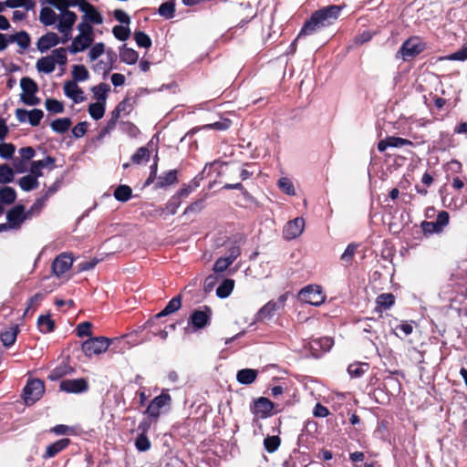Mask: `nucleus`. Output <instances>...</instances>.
Returning a JSON list of instances; mask_svg holds the SVG:
<instances>
[{"mask_svg":"<svg viewBox=\"0 0 467 467\" xmlns=\"http://www.w3.org/2000/svg\"><path fill=\"white\" fill-rule=\"evenodd\" d=\"M73 265V256L68 253H62L57 256L52 264L53 274L60 277L67 272Z\"/></svg>","mask_w":467,"mask_h":467,"instance_id":"2eb2a0df","label":"nucleus"},{"mask_svg":"<svg viewBox=\"0 0 467 467\" xmlns=\"http://www.w3.org/2000/svg\"><path fill=\"white\" fill-rule=\"evenodd\" d=\"M15 179V171L14 170L7 164L0 165V183L7 184L14 181Z\"/></svg>","mask_w":467,"mask_h":467,"instance_id":"37998d69","label":"nucleus"},{"mask_svg":"<svg viewBox=\"0 0 467 467\" xmlns=\"http://www.w3.org/2000/svg\"><path fill=\"white\" fill-rule=\"evenodd\" d=\"M70 443L69 439H61L57 441L56 442L48 445L46 450V453L44 458H52L56 456L58 452L66 449Z\"/></svg>","mask_w":467,"mask_h":467,"instance_id":"c756f323","label":"nucleus"},{"mask_svg":"<svg viewBox=\"0 0 467 467\" xmlns=\"http://www.w3.org/2000/svg\"><path fill=\"white\" fill-rule=\"evenodd\" d=\"M17 184L24 192H30L32 190L38 188L39 182L38 179L30 172L29 174L21 177L17 181Z\"/></svg>","mask_w":467,"mask_h":467,"instance_id":"c85d7f7f","label":"nucleus"},{"mask_svg":"<svg viewBox=\"0 0 467 467\" xmlns=\"http://www.w3.org/2000/svg\"><path fill=\"white\" fill-rule=\"evenodd\" d=\"M45 387L43 381L32 379L24 388V399L26 405H32L44 394Z\"/></svg>","mask_w":467,"mask_h":467,"instance_id":"ddd939ff","label":"nucleus"},{"mask_svg":"<svg viewBox=\"0 0 467 467\" xmlns=\"http://www.w3.org/2000/svg\"><path fill=\"white\" fill-rule=\"evenodd\" d=\"M212 315V308L208 306H203L199 309H195L191 314L188 323L192 326L193 331H198L210 325Z\"/></svg>","mask_w":467,"mask_h":467,"instance_id":"1a4fd4ad","label":"nucleus"},{"mask_svg":"<svg viewBox=\"0 0 467 467\" xmlns=\"http://www.w3.org/2000/svg\"><path fill=\"white\" fill-rule=\"evenodd\" d=\"M58 15L50 7H43L40 10L39 20L45 26H52L57 22Z\"/></svg>","mask_w":467,"mask_h":467,"instance_id":"473e14b6","label":"nucleus"},{"mask_svg":"<svg viewBox=\"0 0 467 467\" xmlns=\"http://www.w3.org/2000/svg\"><path fill=\"white\" fill-rule=\"evenodd\" d=\"M47 3L59 11L57 27L65 36L62 41L65 43L70 37L72 27L77 20V15L67 8L77 6L78 0H47Z\"/></svg>","mask_w":467,"mask_h":467,"instance_id":"f03ea898","label":"nucleus"},{"mask_svg":"<svg viewBox=\"0 0 467 467\" xmlns=\"http://www.w3.org/2000/svg\"><path fill=\"white\" fill-rule=\"evenodd\" d=\"M130 16L123 10L119 9V41H125L130 36V30L127 26L130 24Z\"/></svg>","mask_w":467,"mask_h":467,"instance_id":"393cba45","label":"nucleus"},{"mask_svg":"<svg viewBox=\"0 0 467 467\" xmlns=\"http://www.w3.org/2000/svg\"><path fill=\"white\" fill-rule=\"evenodd\" d=\"M44 113L41 109H34L26 110L24 109H17L16 110V117L21 123L29 122L32 126L39 125L43 119Z\"/></svg>","mask_w":467,"mask_h":467,"instance_id":"f3484780","label":"nucleus"},{"mask_svg":"<svg viewBox=\"0 0 467 467\" xmlns=\"http://www.w3.org/2000/svg\"><path fill=\"white\" fill-rule=\"evenodd\" d=\"M109 90V86L106 84H100L92 88L95 99H97L98 101H102L104 103L106 102L107 93Z\"/></svg>","mask_w":467,"mask_h":467,"instance_id":"4d7b16f0","label":"nucleus"},{"mask_svg":"<svg viewBox=\"0 0 467 467\" xmlns=\"http://www.w3.org/2000/svg\"><path fill=\"white\" fill-rule=\"evenodd\" d=\"M119 57L121 61L132 65L138 61L139 54L132 48L126 47L125 46L119 49Z\"/></svg>","mask_w":467,"mask_h":467,"instance_id":"72a5a7b5","label":"nucleus"},{"mask_svg":"<svg viewBox=\"0 0 467 467\" xmlns=\"http://www.w3.org/2000/svg\"><path fill=\"white\" fill-rule=\"evenodd\" d=\"M258 375V371L253 368H243L237 372L236 379L239 383L249 385L253 383Z\"/></svg>","mask_w":467,"mask_h":467,"instance_id":"7c9ffc66","label":"nucleus"},{"mask_svg":"<svg viewBox=\"0 0 467 467\" xmlns=\"http://www.w3.org/2000/svg\"><path fill=\"white\" fill-rule=\"evenodd\" d=\"M67 373V365H60L57 368H55L50 374L48 375V379L50 380H57L61 379L63 376H65Z\"/></svg>","mask_w":467,"mask_h":467,"instance_id":"774afa93","label":"nucleus"},{"mask_svg":"<svg viewBox=\"0 0 467 467\" xmlns=\"http://www.w3.org/2000/svg\"><path fill=\"white\" fill-rule=\"evenodd\" d=\"M181 306H182V296H181V295H178V296L172 297L168 302L166 306L155 316V317L160 318L162 317L169 316V315L176 312L177 310H179L181 308Z\"/></svg>","mask_w":467,"mask_h":467,"instance_id":"cd10ccee","label":"nucleus"},{"mask_svg":"<svg viewBox=\"0 0 467 467\" xmlns=\"http://www.w3.org/2000/svg\"><path fill=\"white\" fill-rule=\"evenodd\" d=\"M280 445H281V439L277 435H272V436L268 435L264 440L265 450L269 453H273V452L276 451L278 450V448L280 447Z\"/></svg>","mask_w":467,"mask_h":467,"instance_id":"a19ab883","label":"nucleus"},{"mask_svg":"<svg viewBox=\"0 0 467 467\" xmlns=\"http://www.w3.org/2000/svg\"><path fill=\"white\" fill-rule=\"evenodd\" d=\"M413 146V142L410 140L403 139L400 137L389 136L385 140H381L378 143V150L383 152L389 147L399 148L402 146Z\"/></svg>","mask_w":467,"mask_h":467,"instance_id":"412c9836","label":"nucleus"},{"mask_svg":"<svg viewBox=\"0 0 467 467\" xmlns=\"http://www.w3.org/2000/svg\"><path fill=\"white\" fill-rule=\"evenodd\" d=\"M305 220L302 217H296L286 223L283 229V235L286 240H293L298 237L304 231Z\"/></svg>","mask_w":467,"mask_h":467,"instance_id":"a211bd4d","label":"nucleus"},{"mask_svg":"<svg viewBox=\"0 0 467 467\" xmlns=\"http://www.w3.org/2000/svg\"><path fill=\"white\" fill-rule=\"evenodd\" d=\"M369 368V364L366 362H355L348 367V372L351 378H360Z\"/></svg>","mask_w":467,"mask_h":467,"instance_id":"f704fd0d","label":"nucleus"},{"mask_svg":"<svg viewBox=\"0 0 467 467\" xmlns=\"http://www.w3.org/2000/svg\"><path fill=\"white\" fill-rule=\"evenodd\" d=\"M67 62V49L56 48L48 56L39 58L36 63V68L39 73L50 74L57 65L65 66Z\"/></svg>","mask_w":467,"mask_h":467,"instance_id":"7ed1b4c3","label":"nucleus"},{"mask_svg":"<svg viewBox=\"0 0 467 467\" xmlns=\"http://www.w3.org/2000/svg\"><path fill=\"white\" fill-rule=\"evenodd\" d=\"M134 40L139 47L149 48L152 44L150 37L142 31L134 33Z\"/></svg>","mask_w":467,"mask_h":467,"instance_id":"8fccbe9b","label":"nucleus"},{"mask_svg":"<svg viewBox=\"0 0 467 467\" xmlns=\"http://www.w3.org/2000/svg\"><path fill=\"white\" fill-rule=\"evenodd\" d=\"M358 244H349L345 252L341 254V261L344 262L347 265H350L352 263V260L354 258V255L357 252Z\"/></svg>","mask_w":467,"mask_h":467,"instance_id":"603ef678","label":"nucleus"},{"mask_svg":"<svg viewBox=\"0 0 467 467\" xmlns=\"http://www.w3.org/2000/svg\"><path fill=\"white\" fill-rule=\"evenodd\" d=\"M16 200V192L9 186L0 187V202L4 204H13Z\"/></svg>","mask_w":467,"mask_h":467,"instance_id":"c9c22d12","label":"nucleus"},{"mask_svg":"<svg viewBox=\"0 0 467 467\" xmlns=\"http://www.w3.org/2000/svg\"><path fill=\"white\" fill-rule=\"evenodd\" d=\"M426 47V43L420 36H410L402 43L396 53V58H402V60L408 61L419 56Z\"/></svg>","mask_w":467,"mask_h":467,"instance_id":"20e7f679","label":"nucleus"},{"mask_svg":"<svg viewBox=\"0 0 467 467\" xmlns=\"http://www.w3.org/2000/svg\"><path fill=\"white\" fill-rule=\"evenodd\" d=\"M342 8V5H331L315 11L304 23L297 38L313 35L319 29L332 25L338 18Z\"/></svg>","mask_w":467,"mask_h":467,"instance_id":"f257e3e1","label":"nucleus"},{"mask_svg":"<svg viewBox=\"0 0 467 467\" xmlns=\"http://www.w3.org/2000/svg\"><path fill=\"white\" fill-rule=\"evenodd\" d=\"M88 113L94 119H100L105 113V103L102 101L91 103L88 107Z\"/></svg>","mask_w":467,"mask_h":467,"instance_id":"a18cd8bd","label":"nucleus"},{"mask_svg":"<svg viewBox=\"0 0 467 467\" xmlns=\"http://www.w3.org/2000/svg\"><path fill=\"white\" fill-rule=\"evenodd\" d=\"M16 152V146L12 143H0V157L4 160H10Z\"/></svg>","mask_w":467,"mask_h":467,"instance_id":"5fc2aeb1","label":"nucleus"},{"mask_svg":"<svg viewBox=\"0 0 467 467\" xmlns=\"http://www.w3.org/2000/svg\"><path fill=\"white\" fill-rule=\"evenodd\" d=\"M158 13L165 19H171L175 15V0H168L162 3L158 9Z\"/></svg>","mask_w":467,"mask_h":467,"instance_id":"58836bf2","label":"nucleus"},{"mask_svg":"<svg viewBox=\"0 0 467 467\" xmlns=\"http://www.w3.org/2000/svg\"><path fill=\"white\" fill-rule=\"evenodd\" d=\"M234 280L231 278L224 279L216 289V296L220 298H226L233 292Z\"/></svg>","mask_w":467,"mask_h":467,"instance_id":"e433bc0d","label":"nucleus"},{"mask_svg":"<svg viewBox=\"0 0 467 467\" xmlns=\"http://www.w3.org/2000/svg\"><path fill=\"white\" fill-rule=\"evenodd\" d=\"M77 6L81 12L84 13L83 21L86 23H92L95 25L102 24L103 18L98 10L85 0H78Z\"/></svg>","mask_w":467,"mask_h":467,"instance_id":"dca6fc26","label":"nucleus"},{"mask_svg":"<svg viewBox=\"0 0 467 467\" xmlns=\"http://www.w3.org/2000/svg\"><path fill=\"white\" fill-rule=\"evenodd\" d=\"M11 43L16 42L20 47L26 49L30 45V37L25 31L18 32L15 35H10Z\"/></svg>","mask_w":467,"mask_h":467,"instance_id":"c03bdc74","label":"nucleus"},{"mask_svg":"<svg viewBox=\"0 0 467 467\" xmlns=\"http://www.w3.org/2000/svg\"><path fill=\"white\" fill-rule=\"evenodd\" d=\"M45 106L49 112L62 113L64 111L63 103L54 99H46Z\"/></svg>","mask_w":467,"mask_h":467,"instance_id":"13d9d810","label":"nucleus"},{"mask_svg":"<svg viewBox=\"0 0 467 467\" xmlns=\"http://www.w3.org/2000/svg\"><path fill=\"white\" fill-rule=\"evenodd\" d=\"M140 342V336L137 332L133 331L130 334L119 337V344H127V348L136 346Z\"/></svg>","mask_w":467,"mask_h":467,"instance_id":"09e8293b","label":"nucleus"},{"mask_svg":"<svg viewBox=\"0 0 467 467\" xmlns=\"http://www.w3.org/2000/svg\"><path fill=\"white\" fill-rule=\"evenodd\" d=\"M449 60H458V61H464L467 59V41L464 42V44L462 46L460 49H458L456 52L449 55L445 57Z\"/></svg>","mask_w":467,"mask_h":467,"instance_id":"680f3d73","label":"nucleus"},{"mask_svg":"<svg viewBox=\"0 0 467 467\" xmlns=\"http://www.w3.org/2000/svg\"><path fill=\"white\" fill-rule=\"evenodd\" d=\"M150 151L148 147H140L136 152L131 156L130 160L134 164H141L149 161Z\"/></svg>","mask_w":467,"mask_h":467,"instance_id":"ea45409f","label":"nucleus"},{"mask_svg":"<svg viewBox=\"0 0 467 467\" xmlns=\"http://www.w3.org/2000/svg\"><path fill=\"white\" fill-rule=\"evenodd\" d=\"M55 168V159L47 156L43 160L34 161L30 165V172L35 175L37 179L43 176V170L47 169L49 171Z\"/></svg>","mask_w":467,"mask_h":467,"instance_id":"aec40b11","label":"nucleus"},{"mask_svg":"<svg viewBox=\"0 0 467 467\" xmlns=\"http://www.w3.org/2000/svg\"><path fill=\"white\" fill-rule=\"evenodd\" d=\"M171 404V397L168 393V390H162L159 396H156L148 405L145 414L148 418L153 421L157 422L161 413L162 409H169Z\"/></svg>","mask_w":467,"mask_h":467,"instance_id":"0eeeda50","label":"nucleus"},{"mask_svg":"<svg viewBox=\"0 0 467 467\" xmlns=\"http://www.w3.org/2000/svg\"><path fill=\"white\" fill-rule=\"evenodd\" d=\"M178 182V171L177 170H170L161 173L158 177V182L155 183V189H162L166 188L170 185H172Z\"/></svg>","mask_w":467,"mask_h":467,"instance_id":"b1692460","label":"nucleus"},{"mask_svg":"<svg viewBox=\"0 0 467 467\" xmlns=\"http://www.w3.org/2000/svg\"><path fill=\"white\" fill-rule=\"evenodd\" d=\"M59 43V36L56 33H47L37 41V49L44 53Z\"/></svg>","mask_w":467,"mask_h":467,"instance_id":"5701e85b","label":"nucleus"},{"mask_svg":"<svg viewBox=\"0 0 467 467\" xmlns=\"http://www.w3.org/2000/svg\"><path fill=\"white\" fill-rule=\"evenodd\" d=\"M46 201L47 200L43 197L38 198L28 210H26L27 215H29L30 220L33 217L37 216L41 213L42 209L45 206Z\"/></svg>","mask_w":467,"mask_h":467,"instance_id":"3c124183","label":"nucleus"},{"mask_svg":"<svg viewBox=\"0 0 467 467\" xmlns=\"http://www.w3.org/2000/svg\"><path fill=\"white\" fill-rule=\"evenodd\" d=\"M65 95L75 103H80L85 100L83 90L78 86L76 81H67L64 85Z\"/></svg>","mask_w":467,"mask_h":467,"instance_id":"4be33fe9","label":"nucleus"},{"mask_svg":"<svg viewBox=\"0 0 467 467\" xmlns=\"http://www.w3.org/2000/svg\"><path fill=\"white\" fill-rule=\"evenodd\" d=\"M277 303L275 301H269L256 314V318L258 321H263L265 319H269L274 316V314L277 310Z\"/></svg>","mask_w":467,"mask_h":467,"instance_id":"2f4dec72","label":"nucleus"},{"mask_svg":"<svg viewBox=\"0 0 467 467\" xmlns=\"http://www.w3.org/2000/svg\"><path fill=\"white\" fill-rule=\"evenodd\" d=\"M6 5L9 8L23 7L26 10H33L36 6L35 0H6Z\"/></svg>","mask_w":467,"mask_h":467,"instance_id":"de8ad7c7","label":"nucleus"},{"mask_svg":"<svg viewBox=\"0 0 467 467\" xmlns=\"http://www.w3.org/2000/svg\"><path fill=\"white\" fill-rule=\"evenodd\" d=\"M72 76L75 81H85L88 78V71L82 65H76L73 67Z\"/></svg>","mask_w":467,"mask_h":467,"instance_id":"6e6d98bb","label":"nucleus"},{"mask_svg":"<svg viewBox=\"0 0 467 467\" xmlns=\"http://www.w3.org/2000/svg\"><path fill=\"white\" fill-rule=\"evenodd\" d=\"M44 296L41 293H37L30 297L27 301V306L25 310L24 316H26L29 312H34L43 300Z\"/></svg>","mask_w":467,"mask_h":467,"instance_id":"864d4df0","label":"nucleus"},{"mask_svg":"<svg viewBox=\"0 0 467 467\" xmlns=\"http://www.w3.org/2000/svg\"><path fill=\"white\" fill-rule=\"evenodd\" d=\"M79 34L73 39L69 51L76 54L84 51L93 42V27L90 24L81 22L78 26Z\"/></svg>","mask_w":467,"mask_h":467,"instance_id":"423d86ee","label":"nucleus"},{"mask_svg":"<svg viewBox=\"0 0 467 467\" xmlns=\"http://www.w3.org/2000/svg\"><path fill=\"white\" fill-rule=\"evenodd\" d=\"M22 93L20 95L21 100L28 106L38 105L40 99L36 96L37 91L36 83L29 78H22L20 80Z\"/></svg>","mask_w":467,"mask_h":467,"instance_id":"9b49d317","label":"nucleus"},{"mask_svg":"<svg viewBox=\"0 0 467 467\" xmlns=\"http://www.w3.org/2000/svg\"><path fill=\"white\" fill-rule=\"evenodd\" d=\"M395 304V296L392 293H383L376 298L375 311L381 312L382 309H389Z\"/></svg>","mask_w":467,"mask_h":467,"instance_id":"bb28decb","label":"nucleus"},{"mask_svg":"<svg viewBox=\"0 0 467 467\" xmlns=\"http://www.w3.org/2000/svg\"><path fill=\"white\" fill-rule=\"evenodd\" d=\"M59 388L67 393H81L88 389V382L84 379H66L61 381Z\"/></svg>","mask_w":467,"mask_h":467,"instance_id":"6ab92c4d","label":"nucleus"},{"mask_svg":"<svg viewBox=\"0 0 467 467\" xmlns=\"http://www.w3.org/2000/svg\"><path fill=\"white\" fill-rule=\"evenodd\" d=\"M5 217L6 223H0V230H5V232L19 230L26 221L30 220L23 204L15 205L8 210Z\"/></svg>","mask_w":467,"mask_h":467,"instance_id":"39448f33","label":"nucleus"},{"mask_svg":"<svg viewBox=\"0 0 467 467\" xmlns=\"http://www.w3.org/2000/svg\"><path fill=\"white\" fill-rule=\"evenodd\" d=\"M51 129L57 133H64L71 126V120L68 118L57 119L50 124Z\"/></svg>","mask_w":467,"mask_h":467,"instance_id":"79ce46f5","label":"nucleus"},{"mask_svg":"<svg viewBox=\"0 0 467 467\" xmlns=\"http://www.w3.org/2000/svg\"><path fill=\"white\" fill-rule=\"evenodd\" d=\"M18 333L16 326L11 327L1 333V341L5 347H11L16 342Z\"/></svg>","mask_w":467,"mask_h":467,"instance_id":"4c0bfd02","label":"nucleus"},{"mask_svg":"<svg viewBox=\"0 0 467 467\" xmlns=\"http://www.w3.org/2000/svg\"><path fill=\"white\" fill-rule=\"evenodd\" d=\"M135 446L140 451H146L150 448V441L146 434L140 433L135 441Z\"/></svg>","mask_w":467,"mask_h":467,"instance_id":"0e129e2a","label":"nucleus"},{"mask_svg":"<svg viewBox=\"0 0 467 467\" xmlns=\"http://www.w3.org/2000/svg\"><path fill=\"white\" fill-rule=\"evenodd\" d=\"M310 348L314 351L327 352L331 349L334 345V339L331 337H322L312 339L309 343Z\"/></svg>","mask_w":467,"mask_h":467,"instance_id":"a878e982","label":"nucleus"},{"mask_svg":"<svg viewBox=\"0 0 467 467\" xmlns=\"http://www.w3.org/2000/svg\"><path fill=\"white\" fill-rule=\"evenodd\" d=\"M449 213L446 211H441L434 222L423 221L420 223V228L425 235L439 234L449 223Z\"/></svg>","mask_w":467,"mask_h":467,"instance_id":"4468645a","label":"nucleus"},{"mask_svg":"<svg viewBox=\"0 0 467 467\" xmlns=\"http://www.w3.org/2000/svg\"><path fill=\"white\" fill-rule=\"evenodd\" d=\"M109 347V339L104 337H91L82 344L83 353L91 358L105 352Z\"/></svg>","mask_w":467,"mask_h":467,"instance_id":"f8f14e48","label":"nucleus"},{"mask_svg":"<svg viewBox=\"0 0 467 467\" xmlns=\"http://www.w3.org/2000/svg\"><path fill=\"white\" fill-rule=\"evenodd\" d=\"M119 129L121 131L127 133L130 137H136L140 132L137 126L129 121H121L120 123H119Z\"/></svg>","mask_w":467,"mask_h":467,"instance_id":"052dcab7","label":"nucleus"},{"mask_svg":"<svg viewBox=\"0 0 467 467\" xmlns=\"http://www.w3.org/2000/svg\"><path fill=\"white\" fill-rule=\"evenodd\" d=\"M268 398L259 397L254 400L250 405V410L258 419H266L274 414L279 413L282 410L277 408Z\"/></svg>","mask_w":467,"mask_h":467,"instance_id":"6e6552de","label":"nucleus"},{"mask_svg":"<svg viewBox=\"0 0 467 467\" xmlns=\"http://www.w3.org/2000/svg\"><path fill=\"white\" fill-rule=\"evenodd\" d=\"M132 196V190L130 186L119 184V202H125Z\"/></svg>","mask_w":467,"mask_h":467,"instance_id":"69168bd1","label":"nucleus"},{"mask_svg":"<svg viewBox=\"0 0 467 467\" xmlns=\"http://www.w3.org/2000/svg\"><path fill=\"white\" fill-rule=\"evenodd\" d=\"M37 327L42 333H49L54 330V321L49 316H40L37 319Z\"/></svg>","mask_w":467,"mask_h":467,"instance_id":"49530a36","label":"nucleus"},{"mask_svg":"<svg viewBox=\"0 0 467 467\" xmlns=\"http://www.w3.org/2000/svg\"><path fill=\"white\" fill-rule=\"evenodd\" d=\"M298 296L305 303L317 306L323 304L326 300V295L321 286L317 285H310L302 288Z\"/></svg>","mask_w":467,"mask_h":467,"instance_id":"9d476101","label":"nucleus"},{"mask_svg":"<svg viewBox=\"0 0 467 467\" xmlns=\"http://www.w3.org/2000/svg\"><path fill=\"white\" fill-rule=\"evenodd\" d=\"M278 186L279 188L286 194L288 195H294L295 194V188L291 181L287 178H281L278 181Z\"/></svg>","mask_w":467,"mask_h":467,"instance_id":"338daca9","label":"nucleus"},{"mask_svg":"<svg viewBox=\"0 0 467 467\" xmlns=\"http://www.w3.org/2000/svg\"><path fill=\"white\" fill-rule=\"evenodd\" d=\"M232 124V120L229 119H223L222 120L207 124L203 126L205 130H226L230 128Z\"/></svg>","mask_w":467,"mask_h":467,"instance_id":"bf43d9fd","label":"nucleus"},{"mask_svg":"<svg viewBox=\"0 0 467 467\" xmlns=\"http://www.w3.org/2000/svg\"><path fill=\"white\" fill-rule=\"evenodd\" d=\"M233 264V262L227 257H219L214 265H213V271L215 273H223L231 265Z\"/></svg>","mask_w":467,"mask_h":467,"instance_id":"e2e57ef3","label":"nucleus"}]
</instances>
